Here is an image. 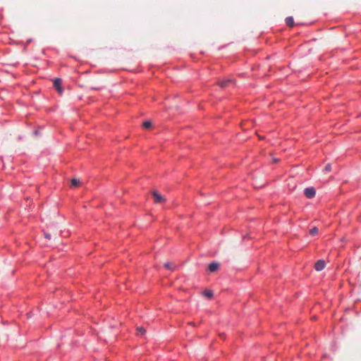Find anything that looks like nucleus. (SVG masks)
<instances>
[{
  "instance_id": "obj_11",
  "label": "nucleus",
  "mask_w": 361,
  "mask_h": 361,
  "mask_svg": "<svg viewBox=\"0 0 361 361\" xmlns=\"http://www.w3.org/2000/svg\"><path fill=\"white\" fill-rule=\"evenodd\" d=\"M143 128L147 129L152 126V122L149 121H146L142 123Z\"/></svg>"
},
{
  "instance_id": "obj_15",
  "label": "nucleus",
  "mask_w": 361,
  "mask_h": 361,
  "mask_svg": "<svg viewBox=\"0 0 361 361\" xmlns=\"http://www.w3.org/2000/svg\"><path fill=\"white\" fill-rule=\"evenodd\" d=\"M45 237H46L47 238H49H49H50V234H45Z\"/></svg>"
},
{
  "instance_id": "obj_13",
  "label": "nucleus",
  "mask_w": 361,
  "mask_h": 361,
  "mask_svg": "<svg viewBox=\"0 0 361 361\" xmlns=\"http://www.w3.org/2000/svg\"><path fill=\"white\" fill-rule=\"evenodd\" d=\"M164 267L167 269H171V270H173V264L170 262H166L164 264Z\"/></svg>"
},
{
  "instance_id": "obj_10",
  "label": "nucleus",
  "mask_w": 361,
  "mask_h": 361,
  "mask_svg": "<svg viewBox=\"0 0 361 361\" xmlns=\"http://www.w3.org/2000/svg\"><path fill=\"white\" fill-rule=\"evenodd\" d=\"M137 335H143L145 333V329L143 327L139 326L137 328Z\"/></svg>"
},
{
  "instance_id": "obj_14",
  "label": "nucleus",
  "mask_w": 361,
  "mask_h": 361,
  "mask_svg": "<svg viewBox=\"0 0 361 361\" xmlns=\"http://www.w3.org/2000/svg\"><path fill=\"white\" fill-rule=\"evenodd\" d=\"M324 170H325L326 171H330L331 170V164H327V165L325 166Z\"/></svg>"
},
{
  "instance_id": "obj_1",
  "label": "nucleus",
  "mask_w": 361,
  "mask_h": 361,
  "mask_svg": "<svg viewBox=\"0 0 361 361\" xmlns=\"http://www.w3.org/2000/svg\"><path fill=\"white\" fill-rule=\"evenodd\" d=\"M152 195L154 197L155 203H163L166 200L164 197L159 194L157 191H153Z\"/></svg>"
},
{
  "instance_id": "obj_3",
  "label": "nucleus",
  "mask_w": 361,
  "mask_h": 361,
  "mask_svg": "<svg viewBox=\"0 0 361 361\" xmlns=\"http://www.w3.org/2000/svg\"><path fill=\"white\" fill-rule=\"evenodd\" d=\"M315 193H316L315 190L312 187L305 188L304 190V194L307 198L314 197L315 195Z\"/></svg>"
},
{
  "instance_id": "obj_9",
  "label": "nucleus",
  "mask_w": 361,
  "mask_h": 361,
  "mask_svg": "<svg viewBox=\"0 0 361 361\" xmlns=\"http://www.w3.org/2000/svg\"><path fill=\"white\" fill-rule=\"evenodd\" d=\"M80 185V180L78 178H73L71 180V187H78Z\"/></svg>"
},
{
  "instance_id": "obj_2",
  "label": "nucleus",
  "mask_w": 361,
  "mask_h": 361,
  "mask_svg": "<svg viewBox=\"0 0 361 361\" xmlns=\"http://www.w3.org/2000/svg\"><path fill=\"white\" fill-rule=\"evenodd\" d=\"M62 80L60 78H55L54 80V87L56 88V90L58 91L59 94H62L63 92V88L61 87Z\"/></svg>"
},
{
  "instance_id": "obj_16",
  "label": "nucleus",
  "mask_w": 361,
  "mask_h": 361,
  "mask_svg": "<svg viewBox=\"0 0 361 361\" xmlns=\"http://www.w3.org/2000/svg\"><path fill=\"white\" fill-rule=\"evenodd\" d=\"M274 162H277V161H278V159H274Z\"/></svg>"
},
{
  "instance_id": "obj_6",
  "label": "nucleus",
  "mask_w": 361,
  "mask_h": 361,
  "mask_svg": "<svg viewBox=\"0 0 361 361\" xmlns=\"http://www.w3.org/2000/svg\"><path fill=\"white\" fill-rule=\"evenodd\" d=\"M209 271L211 272H214L216 271H217L219 268V264L218 262H212L209 264Z\"/></svg>"
},
{
  "instance_id": "obj_5",
  "label": "nucleus",
  "mask_w": 361,
  "mask_h": 361,
  "mask_svg": "<svg viewBox=\"0 0 361 361\" xmlns=\"http://www.w3.org/2000/svg\"><path fill=\"white\" fill-rule=\"evenodd\" d=\"M233 81L231 79H226V80H223L220 82H219V85L222 87V88H225L228 86H229L230 84H233Z\"/></svg>"
},
{
  "instance_id": "obj_4",
  "label": "nucleus",
  "mask_w": 361,
  "mask_h": 361,
  "mask_svg": "<svg viewBox=\"0 0 361 361\" xmlns=\"http://www.w3.org/2000/svg\"><path fill=\"white\" fill-rule=\"evenodd\" d=\"M325 265V261L319 259L314 264V268L317 271H320L324 269Z\"/></svg>"
},
{
  "instance_id": "obj_8",
  "label": "nucleus",
  "mask_w": 361,
  "mask_h": 361,
  "mask_svg": "<svg viewBox=\"0 0 361 361\" xmlns=\"http://www.w3.org/2000/svg\"><path fill=\"white\" fill-rule=\"evenodd\" d=\"M203 295H204L206 298H207L210 299V298H212V296H213V293H212V290H204V291L203 292Z\"/></svg>"
},
{
  "instance_id": "obj_7",
  "label": "nucleus",
  "mask_w": 361,
  "mask_h": 361,
  "mask_svg": "<svg viewBox=\"0 0 361 361\" xmlns=\"http://www.w3.org/2000/svg\"><path fill=\"white\" fill-rule=\"evenodd\" d=\"M286 23L289 27H293L294 25V20L292 17L286 18Z\"/></svg>"
},
{
  "instance_id": "obj_12",
  "label": "nucleus",
  "mask_w": 361,
  "mask_h": 361,
  "mask_svg": "<svg viewBox=\"0 0 361 361\" xmlns=\"http://www.w3.org/2000/svg\"><path fill=\"white\" fill-rule=\"evenodd\" d=\"M318 228L317 227H313L310 230V234L312 235H315L318 233Z\"/></svg>"
}]
</instances>
